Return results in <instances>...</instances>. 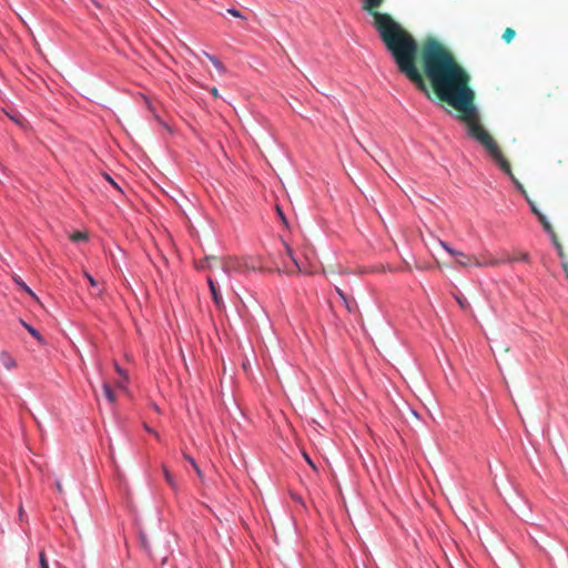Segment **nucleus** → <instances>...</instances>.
<instances>
[{"instance_id":"obj_21","label":"nucleus","mask_w":568,"mask_h":568,"mask_svg":"<svg viewBox=\"0 0 568 568\" xmlns=\"http://www.w3.org/2000/svg\"><path fill=\"white\" fill-rule=\"evenodd\" d=\"M40 567L49 568V564L43 551L40 552Z\"/></svg>"},{"instance_id":"obj_1","label":"nucleus","mask_w":568,"mask_h":568,"mask_svg":"<svg viewBox=\"0 0 568 568\" xmlns=\"http://www.w3.org/2000/svg\"><path fill=\"white\" fill-rule=\"evenodd\" d=\"M422 67L430 81L437 97L464 115L459 120L467 121V134L479 142L493 158L499 169L511 180L515 187L528 197L523 184L513 174L510 164L503 156L496 141L474 120L477 109L474 105L475 93L469 88L470 75L457 62L453 53L439 41L427 39L422 49Z\"/></svg>"},{"instance_id":"obj_31","label":"nucleus","mask_w":568,"mask_h":568,"mask_svg":"<svg viewBox=\"0 0 568 568\" xmlns=\"http://www.w3.org/2000/svg\"><path fill=\"white\" fill-rule=\"evenodd\" d=\"M144 428H145V430H146L148 433H150V434H155V432H154L151 427H149L148 425H144Z\"/></svg>"},{"instance_id":"obj_28","label":"nucleus","mask_w":568,"mask_h":568,"mask_svg":"<svg viewBox=\"0 0 568 568\" xmlns=\"http://www.w3.org/2000/svg\"><path fill=\"white\" fill-rule=\"evenodd\" d=\"M106 180L109 181V183H111L114 187L119 189V185L113 181V179L110 176V175H106Z\"/></svg>"},{"instance_id":"obj_4","label":"nucleus","mask_w":568,"mask_h":568,"mask_svg":"<svg viewBox=\"0 0 568 568\" xmlns=\"http://www.w3.org/2000/svg\"><path fill=\"white\" fill-rule=\"evenodd\" d=\"M337 295L342 298L348 313H355L357 311V303L354 298L348 297L341 288L336 287Z\"/></svg>"},{"instance_id":"obj_14","label":"nucleus","mask_w":568,"mask_h":568,"mask_svg":"<svg viewBox=\"0 0 568 568\" xmlns=\"http://www.w3.org/2000/svg\"><path fill=\"white\" fill-rule=\"evenodd\" d=\"M71 241L74 242V243H78V242H83V241H87L88 240V236L85 233H82V232H74L72 235H71Z\"/></svg>"},{"instance_id":"obj_29","label":"nucleus","mask_w":568,"mask_h":568,"mask_svg":"<svg viewBox=\"0 0 568 568\" xmlns=\"http://www.w3.org/2000/svg\"><path fill=\"white\" fill-rule=\"evenodd\" d=\"M518 260L527 262L529 260V255L528 254H523Z\"/></svg>"},{"instance_id":"obj_23","label":"nucleus","mask_w":568,"mask_h":568,"mask_svg":"<svg viewBox=\"0 0 568 568\" xmlns=\"http://www.w3.org/2000/svg\"><path fill=\"white\" fill-rule=\"evenodd\" d=\"M286 252H287V255L290 256V258L292 260V262L300 268L298 263L293 254V250L287 245H286Z\"/></svg>"},{"instance_id":"obj_9","label":"nucleus","mask_w":568,"mask_h":568,"mask_svg":"<svg viewBox=\"0 0 568 568\" xmlns=\"http://www.w3.org/2000/svg\"><path fill=\"white\" fill-rule=\"evenodd\" d=\"M0 361L7 369H11L16 366V361L7 352L0 353Z\"/></svg>"},{"instance_id":"obj_18","label":"nucleus","mask_w":568,"mask_h":568,"mask_svg":"<svg viewBox=\"0 0 568 568\" xmlns=\"http://www.w3.org/2000/svg\"><path fill=\"white\" fill-rule=\"evenodd\" d=\"M185 459L192 465V467L194 468V470L196 471V474L199 476L202 475V471L200 469V467L197 466L196 462L194 460V458H192L191 456L189 455H185Z\"/></svg>"},{"instance_id":"obj_7","label":"nucleus","mask_w":568,"mask_h":568,"mask_svg":"<svg viewBox=\"0 0 568 568\" xmlns=\"http://www.w3.org/2000/svg\"><path fill=\"white\" fill-rule=\"evenodd\" d=\"M102 389H103V394H104L106 400L110 404H114L116 400V395H115L114 390L112 389L111 385L109 383H103Z\"/></svg>"},{"instance_id":"obj_26","label":"nucleus","mask_w":568,"mask_h":568,"mask_svg":"<svg viewBox=\"0 0 568 568\" xmlns=\"http://www.w3.org/2000/svg\"><path fill=\"white\" fill-rule=\"evenodd\" d=\"M220 264H221L222 270H223L225 273H229V272H230V265H229V263H226V262H220Z\"/></svg>"},{"instance_id":"obj_11","label":"nucleus","mask_w":568,"mask_h":568,"mask_svg":"<svg viewBox=\"0 0 568 568\" xmlns=\"http://www.w3.org/2000/svg\"><path fill=\"white\" fill-rule=\"evenodd\" d=\"M163 475H164V478H165V481L169 484V486L173 489V490H176L178 489V484L174 479V477L172 476V474L170 473V470L163 466Z\"/></svg>"},{"instance_id":"obj_27","label":"nucleus","mask_w":568,"mask_h":568,"mask_svg":"<svg viewBox=\"0 0 568 568\" xmlns=\"http://www.w3.org/2000/svg\"><path fill=\"white\" fill-rule=\"evenodd\" d=\"M304 457H305L307 464L315 469L316 467H315L314 463L312 462V459L308 457V455L304 454Z\"/></svg>"},{"instance_id":"obj_16","label":"nucleus","mask_w":568,"mask_h":568,"mask_svg":"<svg viewBox=\"0 0 568 568\" xmlns=\"http://www.w3.org/2000/svg\"><path fill=\"white\" fill-rule=\"evenodd\" d=\"M542 229H544V231L548 234V236L550 237V240H551V239H555V237L557 236V235H556V233H555V231L552 230V227H551V225H550V223H549V222H545V223L542 224Z\"/></svg>"},{"instance_id":"obj_13","label":"nucleus","mask_w":568,"mask_h":568,"mask_svg":"<svg viewBox=\"0 0 568 568\" xmlns=\"http://www.w3.org/2000/svg\"><path fill=\"white\" fill-rule=\"evenodd\" d=\"M515 36H516V31L513 28H506L503 33V40L506 43H510L514 40Z\"/></svg>"},{"instance_id":"obj_10","label":"nucleus","mask_w":568,"mask_h":568,"mask_svg":"<svg viewBox=\"0 0 568 568\" xmlns=\"http://www.w3.org/2000/svg\"><path fill=\"white\" fill-rule=\"evenodd\" d=\"M205 57L212 62V64L215 67V69L220 72V73H223L225 72V67L223 65V63L219 60V58H216L215 55H212L207 52L204 53Z\"/></svg>"},{"instance_id":"obj_12","label":"nucleus","mask_w":568,"mask_h":568,"mask_svg":"<svg viewBox=\"0 0 568 568\" xmlns=\"http://www.w3.org/2000/svg\"><path fill=\"white\" fill-rule=\"evenodd\" d=\"M440 246L452 256H464V253L453 248L447 242L440 241Z\"/></svg>"},{"instance_id":"obj_15","label":"nucleus","mask_w":568,"mask_h":568,"mask_svg":"<svg viewBox=\"0 0 568 568\" xmlns=\"http://www.w3.org/2000/svg\"><path fill=\"white\" fill-rule=\"evenodd\" d=\"M457 263L462 266H468L473 264V257L464 254V256H458Z\"/></svg>"},{"instance_id":"obj_32","label":"nucleus","mask_w":568,"mask_h":568,"mask_svg":"<svg viewBox=\"0 0 568 568\" xmlns=\"http://www.w3.org/2000/svg\"><path fill=\"white\" fill-rule=\"evenodd\" d=\"M456 300H457L458 304H459L462 307H465V303H464V301H463L462 298L456 297Z\"/></svg>"},{"instance_id":"obj_5","label":"nucleus","mask_w":568,"mask_h":568,"mask_svg":"<svg viewBox=\"0 0 568 568\" xmlns=\"http://www.w3.org/2000/svg\"><path fill=\"white\" fill-rule=\"evenodd\" d=\"M550 241H551L554 247L556 248L558 256L560 257L562 270L566 273V276L568 277V262L565 260L564 247L559 243L557 236L555 239H551Z\"/></svg>"},{"instance_id":"obj_6","label":"nucleus","mask_w":568,"mask_h":568,"mask_svg":"<svg viewBox=\"0 0 568 568\" xmlns=\"http://www.w3.org/2000/svg\"><path fill=\"white\" fill-rule=\"evenodd\" d=\"M20 323L30 333V335L33 336L40 344L45 343L43 336L37 328L24 322L22 318H20Z\"/></svg>"},{"instance_id":"obj_24","label":"nucleus","mask_w":568,"mask_h":568,"mask_svg":"<svg viewBox=\"0 0 568 568\" xmlns=\"http://www.w3.org/2000/svg\"><path fill=\"white\" fill-rule=\"evenodd\" d=\"M276 211H277V214H278L280 219L282 220V222L285 225H287L286 216H285L284 212L280 209V206H276Z\"/></svg>"},{"instance_id":"obj_22","label":"nucleus","mask_w":568,"mask_h":568,"mask_svg":"<svg viewBox=\"0 0 568 568\" xmlns=\"http://www.w3.org/2000/svg\"><path fill=\"white\" fill-rule=\"evenodd\" d=\"M526 200H527V202H528V204L530 206L531 212L537 216L540 213V211L537 209L535 203L532 201H530L529 197H527Z\"/></svg>"},{"instance_id":"obj_19","label":"nucleus","mask_w":568,"mask_h":568,"mask_svg":"<svg viewBox=\"0 0 568 568\" xmlns=\"http://www.w3.org/2000/svg\"><path fill=\"white\" fill-rule=\"evenodd\" d=\"M17 284L29 295L32 297H36V294L32 292V290L23 282V281H17Z\"/></svg>"},{"instance_id":"obj_8","label":"nucleus","mask_w":568,"mask_h":568,"mask_svg":"<svg viewBox=\"0 0 568 568\" xmlns=\"http://www.w3.org/2000/svg\"><path fill=\"white\" fill-rule=\"evenodd\" d=\"M498 264H499V261L496 258L479 260L477 257H473V265L478 266V267L495 266Z\"/></svg>"},{"instance_id":"obj_17","label":"nucleus","mask_w":568,"mask_h":568,"mask_svg":"<svg viewBox=\"0 0 568 568\" xmlns=\"http://www.w3.org/2000/svg\"><path fill=\"white\" fill-rule=\"evenodd\" d=\"M226 12L230 13L231 16H233L234 18L246 20V17L240 10H237L235 8H229L226 10Z\"/></svg>"},{"instance_id":"obj_30","label":"nucleus","mask_w":568,"mask_h":568,"mask_svg":"<svg viewBox=\"0 0 568 568\" xmlns=\"http://www.w3.org/2000/svg\"><path fill=\"white\" fill-rule=\"evenodd\" d=\"M211 93H212V95H213V97H215V98L219 95V93H217V89H216V88H212V89H211Z\"/></svg>"},{"instance_id":"obj_20","label":"nucleus","mask_w":568,"mask_h":568,"mask_svg":"<svg viewBox=\"0 0 568 568\" xmlns=\"http://www.w3.org/2000/svg\"><path fill=\"white\" fill-rule=\"evenodd\" d=\"M84 277L88 280L89 284L92 286V287H98V282L97 280L88 272H84Z\"/></svg>"},{"instance_id":"obj_3","label":"nucleus","mask_w":568,"mask_h":568,"mask_svg":"<svg viewBox=\"0 0 568 568\" xmlns=\"http://www.w3.org/2000/svg\"><path fill=\"white\" fill-rule=\"evenodd\" d=\"M207 284L210 287V292H211L214 305L217 308H222L224 306V302H223V297L220 292L219 285L213 281V278L211 276H207Z\"/></svg>"},{"instance_id":"obj_25","label":"nucleus","mask_w":568,"mask_h":568,"mask_svg":"<svg viewBox=\"0 0 568 568\" xmlns=\"http://www.w3.org/2000/svg\"><path fill=\"white\" fill-rule=\"evenodd\" d=\"M538 221L540 222V224L542 225L545 222H548L546 216L540 212L537 216Z\"/></svg>"},{"instance_id":"obj_2","label":"nucleus","mask_w":568,"mask_h":568,"mask_svg":"<svg viewBox=\"0 0 568 568\" xmlns=\"http://www.w3.org/2000/svg\"><path fill=\"white\" fill-rule=\"evenodd\" d=\"M385 0H362L361 9L373 17L372 26L379 36L399 73L430 99V91L417 67L418 43L389 14L377 11Z\"/></svg>"}]
</instances>
